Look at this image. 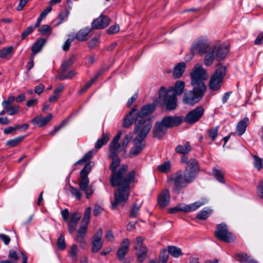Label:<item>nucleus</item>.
<instances>
[{"mask_svg": "<svg viewBox=\"0 0 263 263\" xmlns=\"http://www.w3.org/2000/svg\"><path fill=\"white\" fill-rule=\"evenodd\" d=\"M110 155V148L108 154L109 158L112 159L110 165L111 171L110 183L114 187L118 186L114 194V201L111 202L112 208L115 209L117 206H123L128 200L130 193L129 184L135 181V172L132 171L126 174L128 168L127 165H123L117 170L120 164V159L117 154L111 156Z\"/></svg>", "mask_w": 263, "mask_h": 263, "instance_id": "1", "label": "nucleus"}, {"mask_svg": "<svg viewBox=\"0 0 263 263\" xmlns=\"http://www.w3.org/2000/svg\"><path fill=\"white\" fill-rule=\"evenodd\" d=\"M229 51V46L225 43L216 42L211 45L210 42L205 38L200 39L194 43L191 47V53L186 55V61L191 60L193 55L199 54L202 55L205 54L203 63L206 66L211 65L215 59L217 61L223 60Z\"/></svg>", "mask_w": 263, "mask_h": 263, "instance_id": "2", "label": "nucleus"}, {"mask_svg": "<svg viewBox=\"0 0 263 263\" xmlns=\"http://www.w3.org/2000/svg\"><path fill=\"white\" fill-rule=\"evenodd\" d=\"M190 76L193 90L184 93L183 101L185 104L194 105L201 99L206 91V86L204 81L208 79V74L202 64H197Z\"/></svg>", "mask_w": 263, "mask_h": 263, "instance_id": "3", "label": "nucleus"}, {"mask_svg": "<svg viewBox=\"0 0 263 263\" xmlns=\"http://www.w3.org/2000/svg\"><path fill=\"white\" fill-rule=\"evenodd\" d=\"M96 152L97 151H89L77 162V164L87 163L80 172V179L79 181L80 187L81 190L85 192L87 198H89L94 192L93 187L91 185L89 186V180L88 175L95 165V163L93 161H89L92 158L93 154Z\"/></svg>", "mask_w": 263, "mask_h": 263, "instance_id": "4", "label": "nucleus"}, {"mask_svg": "<svg viewBox=\"0 0 263 263\" xmlns=\"http://www.w3.org/2000/svg\"><path fill=\"white\" fill-rule=\"evenodd\" d=\"M136 110L134 106L125 118L123 125L124 127H129L134 122L135 123L134 133L136 137L145 139L151 130L153 124V119L141 120L134 117V113Z\"/></svg>", "mask_w": 263, "mask_h": 263, "instance_id": "5", "label": "nucleus"}, {"mask_svg": "<svg viewBox=\"0 0 263 263\" xmlns=\"http://www.w3.org/2000/svg\"><path fill=\"white\" fill-rule=\"evenodd\" d=\"M185 87L183 81H177L174 87H170L167 90L162 87L159 93V99L166 105L167 110H173L177 106L176 96L182 94Z\"/></svg>", "mask_w": 263, "mask_h": 263, "instance_id": "6", "label": "nucleus"}, {"mask_svg": "<svg viewBox=\"0 0 263 263\" xmlns=\"http://www.w3.org/2000/svg\"><path fill=\"white\" fill-rule=\"evenodd\" d=\"M226 73V67L224 66L219 65L210 79L209 89L213 91L219 90L223 85Z\"/></svg>", "mask_w": 263, "mask_h": 263, "instance_id": "7", "label": "nucleus"}, {"mask_svg": "<svg viewBox=\"0 0 263 263\" xmlns=\"http://www.w3.org/2000/svg\"><path fill=\"white\" fill-rule=\"evenodd\" d=\"M122 134V131L120 130L110 142L109 145L110 148V156H113L115 154H118V152L124 150L133 138L132 134H126L122 139L121 143H119Z\"/></svg>", "mask_w": 263, "mask_h": 263, "instance_id": "8", "label": "nucleus"}, {"mask_svg": "<svg viewBox=\"0 0 263 263\" xmlns=\"http://www.w3.org/2000/svg\"><path fill=\"white\" fill-rule=\"evenodd\" d=\"M193 181L191 178L184 173H178L171 176L167 180L168 183H173V190L174 193L179 194L181 189L186 187L188 184Z\"/></svg>", "mask_w": 263, "mask_h": 263, "instance_id": "9", "label": "nucleus"}, {"mask_svg": "<svg viewBox=\"0 0 263 263\" xmlns=\"http://www.w3.org/2000/svg\"><path fill=\"white\" fill-rule=\"evenodd\" d=\"M215 235L220 240L227 242H233L235 239L232 233L228 231L227 226L224 223H221L217 226Z\"/></svg>", "mask_w": 263, "mask_h": 263, "instance_id": "10", "label": "nucleus"}, {"mask_svg": "<svg viewBox=\"0 0 263 263\" xmlns=\"http://www.w3.org/2000/svg\"><path fill=\"white\" fill-rule=\"evenodd\" d=\"M144 239L141 237L136 238L134 248L136 250L137 260L140 262H143L147 257V249L143 244Z\"/></svg>", "mask_w": 263, "mask_h": 263, "instance_id": "11", "label": "nucleus"}, {"mask_svg": "<svg viewBox=\"0 0 263 263\" xmlns=\"http://www.w3.org/2000/svg\"><path fill=\"white\" fill-rule=\"evenodd\" d=\"M155 108L156 105L155 104L145 105L139 111H138V109L136 108V110L134 113V117L141 120L153 119L149 116L153 112Z\"/></svg>", "mask_w": 263, "mask_h": 263, "instance_id": "12", "label": "nucleus"}, {"mask_svg": "<svg viewBox=\"0 0 263 263\" xmlns=\"http://www.w3.org/2000/svg\"><path fill=\"white\" fill-rule=\"evenodd\" d=\"M199 171L198 161L195 159H191L187 162L184 173L194 181Z\"/></svg>", "mask_w": 263, "mask_h": 263, "instance_id": "13", "label": "nucleus"}, {"mask_svg": "<svg viewBox=\"0 0 263 263\" xmlns=\"http://www.w3.org/2000/svg\"><path fill=\"white\" fill-rule=\"evenodd\" d=\"M89 224L81 222L80 226L77 230L74 240L80 244L81 247H84L86 245L85 240L87 233L88 226Z\"/></svg>", "mask_w": 263, "mask_h": 263, "instance_id": "14", "label": "nucleus"}, {"mask_svg": "<svg viewBox=\"0 0 263 263\" xmlns=\"http://www.w3.org/2000/svg\"><path fill=\"white\" fill-rule=\"evenodd\" d=\"M204 113V109L201 106H199L190 111L186 116L184 120L189 124H193L198 121Z\"/></svg>", "mask_w": 263, "mask_h": 263, "instance_id": "15", "label": "nucleus"}, {"mask_svg": "<svg viewBox=\"0 0 263 263\" xmlns=\"http://www.w3.org/2000/svg\"><path fill=\"white\" fill-rule=\"evenodd\" d=\"M81 217V215L79 213H73L68 216V211L67 210V224L68 227L69 233L74 232L77 227V224Z\"/></svg>", "mask_w": 263, "mask_h": 263, "instance_id": "16", "label": "nucleus"}, {"mask_svg": "<svg viewBox=\"0 0 263 263\" xmlns=\"http://www.w3.org/2000/svg\"><path fill=\"white\" fill-rule=\"evenodd\" d=\"M102 237V230L101 229H99L92 237L91 251L92 253H97L102 248L103 245Z\"/></svg>", "mask_w": 263, "mask_h": 263, "instance_id": "17", "label": "nucleus"}, {"mask_svg": "<svg viewBox=\"0 0 263 263\" xmlns=\"http://www.w3.org/2000/svg\"><path fill=\"white\" fill-rule=\"evenodd\" d=\"M134 146L130 149L129 156L130 157H135L139 155L145 146V142L144 139L136 137L134 141Z\"/></svg>", "mask_w": 263, "mask_h": 263, "instance_id": "18", "label": "nucleus"}, {"mask_svg": "<svg viewBox=\"0 0 263 263\" xmlns=\"http://www.w3.org/2000/svg\"><path fill=\"white\" fill-rule=\"evenodd\" d=\"M53 116L51 114H49L45 117H43L42 115H39L35 117L31 120V123L39 127H42L47 125L51 120Z\"/></svg>", "mask_w": 263, "mask_h": 263, "instance_id": "19", "label": "nucleus"}, {"mask_svg": "<svg viewBox=\"0 0 263 263\" xmlns=\"http://www.w3.org/2000/svg\"><path fill=\"white\" fill-rule=\"evenodd\" d=\"M170 201V194L168 189L162 191L158 195L157 202L159 206L161 208H164L167 206Z\"/></svg>", "mask_w": 263, "mask_h": 263, "instance_id": "20", "label": "nucleus"}, {"mask_svg": "<svg viewBox=\"0 0 263 263\" xmlns=\"http://www.w3.org/2000/svg\"><path fill=\"white\" fill-rule=\"evenodd\" d=\"M110 23V20L106 16L101 15L92 23V28L93 29H103L106 28Z\"/></svg>", "mask_w": 263, "mask_h": 263, "instance_id": "21", "label": "nucleus"}, {"mask_svg": "<svg viewBox=\"0 0 263 263\" xmlns=\"http://www.w3.org/2000/svg\"><path fill=\"white\" fill-rule=\"evenodd\" d=\"M161 121L168 129L180 124L182 122V119L180 117L167 116L163 118Z\"/></svg>", "mask_w": 263, "mask_h": 263, "instance_id": "22", "label": "nucleus"}, {"mask_svg": "<svg viewBox=\"0 0 263 263\" xmlns=\"http://www.w3.org/2000/svg\"><path fill=\"white\" fill-rule=\"evenodd\" d=\"M130 241L125 238L121 242L117 252V257L120 260L123 259L129 250Z\"/></svg>", "mask_w": 263, "mask_h": 263, "instance_id": "23", "label": "nucleus"}, {"mask_svg": "<svg viewBox=\"0 0 263 263\" xmlns=\"http://www.w3.org/2000/svg\"><path fill=\"white\" fill-rule=\"evenodd\" d=\"M167 130V128L162 123V121L158 122L155 124L153 129L154 137L160 139L165 135Z\"/></svg>", "mask_w": 263, "mask_h": 263, "instance_id": "24", "label": "nucleus"}, {"mask_svg": "<svg viewBox=\"0 0 263 263\" xmlns=\"http://www.w3.org/2000/svg\"><path fill=\"white\" fill-rule=\"evenodd\" d=\"M186 64L184 62L177 64L173 68V76L175 79L180 78L185 70Z\"/></svg>", "mask_w": 263, "mask_h": 263, "instance_id": "25", "label": "nucleus"}, {"mask_svg": "<svg viewBox=\"0 0 263 263\" xmlns=\"http://www.w3.org/2000/svg\"><path fill=\"white\" fill-rule=\"evenodd\" d=\"M249 123V120L247 117L243 118L237 123L236 132L238 135L241 136L245 133Z\"/></svg>", "mask_w": 263, "mask_h": 263, "instance_id": "26", "label": "nucleus"}, {"mask_svg": "<svg viewBox=\"0 0 263 263\" xmlns=\"http://www.w3.org/2000/svg\"><path fill=\"white\" fill-rule=\"evenodd\" d=\"M46 42L47 40L45 39L40 38L37 40L32 46L31 50L33 54L34 55L40 52Z\"/></svg>", "mask_w": 263, "mask_h": 263, "instance_id": "27", "label": "nucleus"}, {"mask_svg": "<svg viewBox=\"0 0 263 263\" xmlns=\"http://www.w3.org/2000/svg\"><path fill=\"white\" fill-rule=\"evenodd\" d=\"M205 198H201L200 200L197 201L193 203L187 204V212L194 211L203 205L207 202Z\"/></svg>", "mask_w": 263, "mask_h": 263, "instance_id": "28", "label": "nucleus"}, {"mask_svg": "<svg viewBox=\"0 0 263 263\" xmlns=\"http://www.w3.org/2000/svg\"><path fill=\"white\" fill-rule=\"evenodd\" d=\"M213 210L209 208H204L197 214L196 217L200 220H205L212 214Z\"/></svg>", "mask_w": 263, "mask_h": 263, "instance_id": "29", "label": "nucleus"}, {"mask_svg": "<svg viewBox=\"0 0 263 263\" xmlns=\"http://www.w3.org/2000/svg\"><path fill=\"white\" fill-rule=\"evenodd\" d=\"M109 140V135L107 133L103 132L102 135L95 144V148L100 149L103 145L106 144Z\"/></svg>", "mask_w": 263, "mask_h": 263, "instance_id": "30", "label": "nucleus"}, {"mask_svg": "<svg viewBox=\"0 0 263 263\" xmlns=\"http://www.w3.org/2000/svg\"><path fill=\"white\" fill-rule=\"evenodd\" d=\"M23 253L25 254L23 252L19 251L17 252L14 250H10L8 254V258L10 259V261L12 262V263H17L18 259L20 258V255H22L23 257V255L21 254Z\"/></svg>", "mask_w": 263, "mask_h": 263, "instance_id": "31", "label": "nucleus"}, {"mask_svg": "<svg viewBox=\"0 0 263 263\" xmlns=\"http://www.w3.org/2000/svg\"><path fill=\"white\" fill-rule=\"evenodd\" d=\"M236 259L240 263H257L256 261L248 256L246 254L240 253L236 255Z\"/></svg>", "mask_w": 263, "mask_h": 263, "instance_id": "32", "label": "nucleus"}, {"mask_svg": "<svg viewBox=\"0 0 263 263\" xmlns=\"http://www.w3.org/2000/svg\"><path fill=\"white\" fill-rule=\"evenodd\" d=\"M79 249L78 246L73 244L69 248L68 255L71 259L73 261H76L78 259Z\"/></svg>", "mask_w": 263, "mask_h": 263, "instance_id": "33", "label": "nucleus"}, {"mask_svg": "<svg viewBox=\"0 0 263 263\" xmlns=\"http://www.w3.org/2000/svg\"><path fill=\"white\" fill-rule=\"evenodd\" d=\"M91 31L89 28H85L80 30L77 33L76 37L77 39L81 41L86 40L88 37V34Z\"/></svg>", "mask_w": 263, "mask_h": 263, "instance_id": "34", "label": "nucleus"}, {"mask_svg": "<svg viewBox=\"0 0 263 263\" xmlns=\"http://www.w3.org/2000/svg\"><path fill=\"white\" fill-rule=\"evenodd\" d=\"M191 151V146L188 142L183 145H179L176 147V152L183 155L189 153Z\"/></svg>", "mask_w": 263, "mask_h": 263, "instance_id": "35", "label": "nucleus"}, {"mask_svg": "<svg viewBox=\"0 0 263 263\" xmlns=\"http://www.w3.org/2000/svg\"><path fill=\"white\" fill-rule=\"evenodd\" d=\"M253 158V166L257 170L260 171L263 168V159L257 156L254 155Z\"/></svg>", "mask_w": 263, "mask_h": 263, "instance_id": "36", "label": "nucleus"}, {"mask_svg": "<svg viewBox=\"0 0 263 263\" xmlns=\"http://www.w3.org/2000/svg\"><path fill=\"white\" fill-rule=\"evenodd\" d=\"M168 252L174 257H178L182 255L181 249L175 246H169Z\"/></svg>", "mask_w": 263, "mask_h": 263, "instance_id": "37", "label": "nucleus"}, {"mask_svg": "<svg viewBox=\"0 0 263 263\" xmlns=\"http://www.w3.org/2000/svg\"><path fill=\"white\" fill-rule=\"evenodd\" d=\"M180 211L187 212V204L180 203L169 210V212L171 214H174Z\"/></svg>", "mask_w": 263, "mask_h": 263, "instance_id": "38", "label": "nucleus"}, {"mask_svg": "<svg viewBox=\"0 0 263 263\" xmlns=\"http://www.w3.org/2000/svg\"><path fill=\"white\" fill-rule=\"evenodd\" d=\"M24 136H20L14 139L8 140L6 142V146L10 147H13L20 143L24 139Z\"/></svg>", "mask_w": 263, "mask_h": 263, "instance_id": "39", "label": "nucleus"}, {"mask_svg": "<svg viewBox=\"0 0 263 263\" xmlns=\"http://www.w3.org/2000/svg\"><path fill=\"white\" fill-rule=\"evenodd\" d=\"M38 31L42 35L49 36L52 32V28L48 25H43L39 28Z\"/></svg>", "mask_w": 263, "mask_h": 263, "instance_id": "40", "label": "nucleus"}, {"mask_svg": "<svg viewBox=\"0 0 263 263\" xmlns=\"http://www.w3.org/2000/svg\"><path fill=\"white\" fill-rule=\"evenodd\" d=\"M13 47L10 46L1 50L0 58L3 59L7 58L13 52Z\"/></svg>", "mask_w": 263, "mask_h": 263, "instance_id": "41", "label": "nucleus"}, {"mask_svg": "<svg viewBox=\"0 0 263 263\" xmlns=\"http://www.w3.org/2000/svg\"><path fill=\"white\" fill-rule=\"evenodd\" d=\"M171 168V164L169 161H166L163 164L158 166L157 169L161 173H166Z\"/></svg>", "mask_w": 263, "mask_h": 263, "instance_id": "42", "label": "nucleus"}, {"mask_svg": "<svg viewBox=\"0 0 263 263\" xmlns=\"http://www.w3.org/2000/svg\"><path fill=\"white\" fill-rule=\"evenodd\" d=\"M91 212V208L90 207H88L84 212V217L81 222L89 224Z\"/></svg>", "mask_w": 263, "mask_h": 263, "instance_id": "43", "label": "nucleus"}, {"mask_svg": "<svg viewBox=\"0 0 263 263\" xmlns=\"http://www.w3.org/2000/svg\"><path fill=\"white\" fill-rule=\"evenodd\" d=\"M213 174L218 181L221 183H224L223 174L221 171L214 168L213 170Z\"/></svg>", "mask_w": 263, "mask_h": 263, "instance_id": "44", "label": "nucleus"}, {"mask_svg": "<svg viewBox=\"0 0 263 263\" xmlns=\"http://www.w3.org/2000/svg\"><path fill=\"white\" fill-rule=\"evenodd\" d=\"M34 29V27L33 26H30L27 27L21 34L22 40H24L28 35L32 33Z\"/></svg>", "mask_w": 263, "mask_h": 263, "instance_id": "45", "label": "nucleus"}, {"mask_svg": "<svg viewBox=\"0 0 263 263\" xmlns=\"http://www.w3.org/2000/svg\"><path fill=\"white\" fill-rule=\"evenodd\" d=\"M57 246L59 249L64 250L65 248V237L64 235L61 234L57 241Z\"/></svg>", "mask_w": 263, "mask_h": 263, "instance_id": "46", "label": "nucleus"}, {"mask_svg": "<svg viewBox=\"0 0 263 263\" xmlns=\"http://www.w3.org/2000/svg\"><path fill=\"white\" fill-rule=\"evenodd\" d=\"M100 44L99 37L96 36L92 38L88 43V46L90 49H93L98 46Z\"/></svg>", "mask_w": 263, "mask_h": 263, "instance_id": "47", "label": "nucleus"}, {"mask_svg": "<svg viewBox=\"0 0 263 263\" xmlns=\"http://www.w3.org/2000/svg\"><path fill=\"white\" fill-rule=\"evenodd\" d=\"M140 205L138 204L134 205L130 211V216L132 217H135L137 216L139 211L140 209Z\"/></svg>", "mask_w": 263, "mask_h": 263, "instance_id": "48", "label": "nucleus"}, {"mask_svg": "<svg viewBox=\"0 0 263 263\" xmlns=\"http://www.w3.org/2000/svg\"><path fill=\"white\" fill-rule=\"evenodd\" d=\"M70 192L72 195L76 198L78 200H80L82 197V194L79 189L74 187H71L70 189Z\"/></svg>", "mask_w": 263, "mask_h": 263, "instance_id": "49", "label": "nucleus"}, {"mask_svg": "<svg viewBox=\"0 0 263 263\" xmlns=\"http://www.w3.org/2000/svg\"><path fill=\"white\" fill-rule=\"evenodd\" d=\"M66 64L63 63L61 65V71L57 76L59 80H63L66 78Z\"/></svg>", "mask_w": 263, "mask_h": 263, "instance_id": "50", "label": "nucleus"}, {"mask_svg": "<svg viewBox=\"0 0 263 263\" xmlns=\"http://www.w3.org/2000/svg\"><path fill=\"white\" fill-rule=\"evenodd\" d=\"M218 130V126H216L214 128L210 129L208 130L209 136L211 138L212 141H214L217 136Z\"/></svg>", "mask_w": 263, "mask_h": 263, "instance_id": "51", "label": "nucleus"}, {"mask_svg": "<svg viewBox=\"0 0 263 263\" xmlns=\"http://www.w3.org/2000/svg\"><path fill=\"white\" fill-rule=\"evenodd\" d=\"M257 193L258 196L263 199V179L258 182L257 186Z\"/></svg>", "mask_w": 263, "mask_h": 263, "instance_id": "52", "label": "nucleus"}, {"mask_svg": "<svg viewBox=\"0 0 263 263\" xmlns=\"http://www.w3.org/2000/svg\"><path fill=\"white\" fill-rule=\"evenodd\" d=\"M15 98L14 96H10L8 98V100H4L2 102V106L4 108H8L9 106L12 104L15 100Z\"/></svg>", "mask_w": 263, "mask_h": 263, "instance_id": "53", "label": "nucleus"}, {"mask_svg": "<svg viewBox=\"0 0 263 263\" xmlns=\"http://www.w3.org/2000/svg\"><path fill=\"white\" fill-rule=\"evenodd\" d=\"M6 109H7V113L9 115H14L17 113L19 110V107L18 106H13L8 107Z\"/></svg>", "mask_w": 263, "mask_h": 263, "instance_id": "54", "label": "nucleus"}, {"mask_svg": "<svg viewBox=\"0 0 263 263\" xmlns=\"http://www.w3.org/2000/svg\"><path fill=\"white\" fill-rule=\"evenodd\" d=\"M119 31V26L118 25H115L110 27L108 30L107 32L108 34H112L118 32Z\"/></svg>", "mask_w": 263, "mask_h": 263, "instance_id": "55", "label": "nucleus"}, {"mask_svg": "<svg viewBox=\"0 0 263 263\" xmlns=\"http://www.w3.org/2000/svg\"><path fill=\"white\" fill-rule=\"evenodd\" d=\"M99 77V74H97L92 79H91L89 82H88L84 88L82 89V91H85L87 88H88L92 84V83L97 79V78Z\"/></svg>", "mask_w": 263, "mask_h": 263, "instance_id": "56", "label": "nucleus"}, {"mask_svg": "<svg viewBox=\"0 0 263 263\" xmlns=\"http://www.w3.org/2000/svg\"><path fill=\"white\" fill-rule=\"evenodd\" d=\"M45 86L43 84H40L35 87L34 92L40 95L43 92Z\"/></svg>", "mask_w": 263, "mask_h": 263, "instance_id": "57", "label": "nucleus"}, {"mask_svg": "<svg viewBox=\"0 0 263 263\" xmlns=\"http://www.w3.org/2000/svg\"><path fill=\"white\" fill-rule=\"evenodd\" d=\"M105 238L108 241H112L114 240V236L111 230H108L105 234Z\"/></svg>", "mask_w": 263, "mask_h": 263, "instance_id": "58", "label": "nucleus"}, {"mask_svg": "<svg viewBox=\"0 0 263 263\" xmlns=\"http://www.w3.org/2000/svg\"><path fill=\"white\" fill-rule=\"evenodd\" d=\"M20 125H16L15 127L10 126L4 129V133L6 135L12 133L13 131L20 128Z\"/></svg>", "mask_w": 263, "mask_h": 263, "instance_id": "59", "label": "nucleus"}, {"mask_svg": "<svg viewBox=\"0 0 263 263\" xmlns=\"http://www.w3.org/2000/svg\"><path fill=\"white\" fill-rule=\"evenodd\" d=\"M0 239L4 242V243L6 245H8L10 241V237L5 234H0Z\"/></svg>", "mask_w": 263, "mask_h": 263, "instance_id": "60", "label": "nucleus"}, {"mask_svg": "<svg viewBox=\"0 0 263 263\" xmlns=\"http://www.w3.org/2000/svg\"><path fill=\"white\" fill-rule=\"evenodd\" d=\"M64 121H63V123L61 124H60V125L55 126L53 130H52V131H51L49 133V135H50L51 136L54 135L58 131H59L60 130V129H61L62 127H64Z\"/></svg>", "mask_w": 263, "mask_h": 263, "instance_id": "61", "label": "nucleus"}, {"mask_svg": "<svg viewBox=\"0 0 263 263\" xmlns=\"http://www.w3.org/2000/svg\"><path fill=\"white\" fill-rule=\"evenodd\" d=\"M103 208L99 205L96 204L93 210V214L95 216H98L102 211Z\"/></svg>", "mask_w": 263, "mask_h": 263, "instance_id": "62", "label": "nucleus"}, {"mask_svg": "<svg viewBox=\"0 0 263 263\" xmlns=\"http://www.w3.org/2000/svg\"><path fill=\"white\" fill-rule=\"evenodd\" d=\"M52 10L51 6H48L46 9H45L40 14V15L42 16V18H45L47 16L48 13H49Z\"/></svg>", "mask_w": 263, "mask_h": 263, "instance_id": "63", "label": "nucleus"}, {"mask_svg": "<svg viewBox=\"0 0 263 263\" xmlns=\"http://www.w3.org/2000/svg\"><path fill=\"white\" fill-rule=\"evenodd\" d=\"M263 41V32H261L258 34L256 39L254 41V43L256 45H260Z\"/></svg>", "mask_w": 263, "mask_h": 263, "instance_id": "64", "label": "nucleus"}]
</instances>
